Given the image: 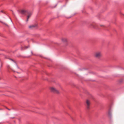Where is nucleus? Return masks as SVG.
<instances>
[{"label": "nucleus", "mask_w": 124, "mask_h": 124, "mask_svg": "<svg viewBox=\"0 0 124 124\" xmlns=\"http://www.w3.org/2000/svg\"><path fill=\"white\" fill-rule=\"evenodd\" d=\"M112 111L110 109H109L108 112V115L110 117H111L112 116Z\"/></svg>", "instance_id": "nucleus-6"}, {"label": "nucleus", "mask_w": 124, "mask_h": 124, "mask_svg": "<svg viewBox=\"0 0 124 124\" xmlns=\"http://www.w3.org/2000/svg\"><path fill=\"white\" fill-rule=\"evenodd\" d=\"M27 12V11L26 10L23 9L21 11V13L22 14H24Z\"/></svg>", "instance_id": "nucleus-8"}, {"label": "nucleus", "mask_w": 124, "mask_h": 124, "mask_svg": "<svg viewBox=\"0 0 124 124\" xmlns=\"http://www.w3.org/2000/svg\"><path fill=\"white\" fill-rule=\"evenodd\" d=\"M86 106L87 108L88 109H89L91 104L90 101L88 99H86Z\"/></svg>", "instance_id": "nucleus-3"}, {"label": "nucleus", "mask_w": 124, "mask_h": 124, "mask_svg": "<svg viewBox=\"0 0 124 124\" xmlns=\"http://www.w3.org/2000/svg\"><path fill=\"white\" fill-rule=\"evenodd\" d=\"M2 66V64H1V67Z\"/></svg>", "instance_id": "nucleus-14"}, {"label": "nucleus", "mask_w": 124, "mask_h": 124, "mask_svg": "<svg viewBox=\"0 0 124 124\" xmlns=\"http://www.w3.org/2000/svg\"><path fill=\"white\" fill-rule=\"evenodd\" d=\"M10 60H11V61H13V62H14V60H13L12 59H10Z\"/></svg>", "instance_id": "nucleus-13"}, {"label": "nucleus", "mask_w": 124, "mask_h": 124, "mask_svg": "<svg viewBox=\"0 0 124 124\" xmlns=\"http://www.w3.org/2000/svg\"><path fill=\"white\" fill-rule=\"evenodd\" d=\"M8 109L9 110H10V109Z\"/></svg>", "instance_id": "nucleus-16"}, {"label": "nucleus", "mask_w": 124, "mask_h": 124, "mask_svg": "<svg viewBox=\"0 0 124 124\" xmlns=\"http://www.w3.org/2000/svg\"><path fill=\"white\" fill-rule=\"evenodd\" d=\"M102 53L100 51H97L94 54V56L97 58H100L102 56Z\"/></svg>", "instance_id": "nucleus-1"}, {"label": "nucleus", "mask_w": 124, "mask_h": 124, "mask_svg": "<svg viewBox=\"0 0 124 124\" xmlns=\"http://www.w3.org/2000/svg\"><path fill=\"white\" fill-rule=\"evenodd\" d=\"M123 81V80L122 79H120L119 80V82L120 83H121Z\"/></svg>", "instance_id": "nucleus-11"}, {"label": "nucleus", "mask_w": 124, "mask_h": 124, "mask_svg": "<svg viewBox=\"0 0 124 124\" xmlns=\"http://www.w3.org/2000/svg\"><path fill=\"white\" fill-rule=\"evenodd\" d=\"M50 89L51 92H52L57 94H59V91L53 87H50Z\"/></svg>", "instance_id": "nucleus-2"}, {"label": "nucleus", "mask_w": 124, "mask_h": 124, "mask_svg": "<svg viewBox=\"0 0 124 124\" xmlns=\"http://www.w3.org/2000/svg\"><path fill=\"white\" fill-rule=\"evenodd\" d=\"M62 41L64 43H66L67 41V39L65 38H62L61 39Z\"/></svg>", "instance_id": "nucleus-7"}, {"label": "nucleus", "mask_w": 124, "mask_h": 124, "mask_svg": "<svg viewBox=\"0 0 124 124\" xmlns=\"http://www.w3.org/2000/svg\"><path fill=\"white\" fill-rule=\"evenodd\" d=\"M28 15L27 16V18L26 20V22H27L29 20V19L30 17L31 16V15L32 14L31 12L28 13Z\"/></svg>", "instance_id": "nucleus-5"}, {"label": "nucleus", "mask_w": 124, "mask_h": 124, "mask_svg": "<svg viewBox=\"0 0 124 124\" xmlns=\"http://www.w3.org/2000/svg\"><path fill=\"white\" fill-rule=\"evenodd\" d=\"M102 27V26H104V25H100Z\"/></svg>", "instance_id": "nucleus-12"}, {"label": "nucleus", "mask_w": 124, "mask_h": 124, "mask_svg": "<svg viewBox=\"0 0 124 124\" xmlns=\"http://www.w3.org/2000/svg\"><path fill=\"white\" fill-rule=\"evenodd\" d=\"M24 48V49H26V48H28V47L26 46H25L24 47H22V49H23Z\"/></svg>", "instance_id": "nucleus-10"}, {"label": "nucleus", "mask_w": 124, "mask_h": 124, "mask_svg": "<svg viewBox=\"0 0 124 124\" xmlns=\"http://www.w3.org/2000/svg\"><path fill=\"white\" fill-rule=\"evenodd\" d=\"M37 27V25L36 24L32 25L29 26H28L29 28L30 29H33Z\"/></svg>", "instance_id": "nucleus-4"}, {"label": "nucleus", "mask_w": 124, "mask_h": 124, "mask_svg": "<svg viewBox=\"0 0 124 124\" xmlns=\"http://www.w3.org/2000/svg\"><path fill=\"white\" fill-rule=\"evenodd\" d=\"M31 52V53L32 54V52Z\"/></svg>", "instance_id": "nucleus-15"}, {"label": "nucleus", "mask_w": 124, "mask_h": 124, "mask_svg": "<svg viewBox=\"0 0 124 124\" xmlns=\"http://www.w3.org/2000/svg\"><path fill=\"white\" fill-rule=\"evenodd\" d=\"M95 24L94 23H92L90 24V26L93 28H95Z\"/></svg>", "instance_id": "nucleus-9"}]
</instances>
